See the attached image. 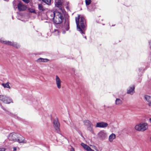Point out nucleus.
Segmentation results:
<instances>
[{
	"mask_svg": "<svg viewBox=\"0 0 151 151\" xmlns=\"http://www.w3.org/2000/svg\"><path fill=\"white\" fill-rule=\"evenodd\" d=\"M55 6L59 8L58 11H50L47 13L48 18L53 19L54 22L56 24L61 23L64 20L65 14L64 10L62 9V6L63 0H55Z\"/></svg>",
	"mask_w": 151,
	"mask_h": 151,
	"instance_id": "1",
	"label": "nucleus"
},
{
	"mask_svg": "<svg viewBox=\"0 0 151 151\" xmlns=\"http://www.w3.org/2000/svg\"><path fill=\"white\" fill-rule=\"evenodd\" d=\"M8 139L10 141L17 142L19 143H25L27 142L24 137L20 134L16 133H10L8 136Z\"/></svg>",
	"mask_w": 151,
	"mask_h": 151,
	"instance_id": "2",
	"label": "nucleus"
},
{
	"mask_svg": "<svg viewBox=\"0 0 151 151\" xmlns=\"http://www.w3.org/2000/svg\"><path fill=\"white\" fill-rule=\"evenodd\" d=\"M77 30L82 34H84L85 27V20L84 17L80 15H78V18H76Z\"/></svg>",
	"mask_w": 151,
	"mask_h": 151,
	"instance_id": "3",
	"label": "nucleus"
},
{
	"mask_svg": "<svg viewBox=\"0 0 151 151\" xmlns=\"http://www.w3.org/2000/svg\"><path fill=\"white\" fill-rule=\"evenodd\" d=\"M148 128V124L146 123H141L137 124L135 127V130L143 132Z\"/></svg>",
	"mask_w": 151,
	"mask_h": 151,
	"instance_id": "4",
	"label": "nucleus"
},
{
	"mask_svg": "<svg viewBox=\"0 0 151 151\" xmlns=\"http://www.w3.org/2000/svg\"><path fill=\"white\" fill-rule=\"evenodd\" d=\"M0 100L4 103L7 104L13 102L10 97L4 95H0Z\"/></svg>",
	"mask_w": 151,
	"mask_h": 151,
	"instance_id": "5",
	"label": "nucleus"
},
{
	"mask_svg": "<svg viewBox=\"0 0 151 151\" xmlns=\"http://www.w3.org/2000/svg\"><path fill=\"white\" fill-rule=\"evenodd\" d=\"M98 135L99 139L102 141L105 140L107 137V133L104 130L100 131L98 133Z\"/></svg>",
	"mask_w": 151,
	"mask_h": 151,
	"instance_id": "6",
	"label": "nucleus"
},
{
	"mask_svg": "<svg viewBox=\"0 0 151 151\" xmlns=\"http://www.w3.org/2000/svg\"><path fill=\"white\" fill-rule=\"evenodd\" d=\"M84 122L86 126H87L88 130L91 132H93L92 129L93 125L91 122L88 120H85Z\"/></svg>",
	"mask_w": 151,
	"mask_h": 151,
	"instance_id": "7",
	"label": "nucleus"
},
{
	"mask_svg": "<svg viewBox=\"0 0 151 151\" xmlns=\"http://www.w3.org/2000/svg\"><path fill=\"white\" fill-rule=\"evenodd\" d=\"M53 123V127L57 131H59V130L60 125L58 119L57 118L54 119Z\"/></svg>",
	"mask_w": 151,
	"mask_h": 151,
	"instance_id": "8",
	"label": "nucleus"
},
{
	"mask_svg": "<svg viewBox=\"0 0 151 151\" xmlns=\"http://www.w3.org/2000/svg\"><path fill=\"white\" fill-rule=\"evenodd\" d=\"M55 81L56 84L57 88L59 89L61 88L62 81H61L59 77L57 75H56L55 76Z\"/></svg>",
	"mask_w": 151,
	"mask_h": 151,
	"instance_id": "9",
	"label": "nucleus"
},
{
	"mask_svg": "<svg viewBox=\"0 0 151 151\" xmlns=\"http://www.w3.org/2000/svg\"><path fill=\"white\" fill-rule=\"evenodd\" d=\"M5 44L13 46L16 48H18L19 47V45L16 42L10 41H6Z\"/></svg>",
	"mask_w": 151,
	"mask_h": 151,
	"instance_id": "10",
	"label": "nucleus"
},
{
	"mask_svg": "<svg viewBox=\"0 0 151 151\" xmlns=\"http://www.w3.org/2000/svg\"><path fill=\"white\" fill-rule=\"evenodd\" d=\"M108 125V124L106 123L101 122L97 123L96 127L100 128H104L106 127Z\"/></svg>",
	"mask_w": 151,
	"mask_h": 151,
	"instance_id": "11",
	"label": "nucleus"
},
{
	"mask_svg": "<svg viewBox=\"0 0 151 151\" xmlns=\"http://www.w3.org/2000/svg\"><path fill=\"white\" fill-rule=\"evenodd\" d=\"M134 86L132 85L129 87L127 90V93L130 94L131 95H133L134 93Z\"/></svg>",
	"mask_w": 151,
	"mask_h": 151,
	"instance_id": "12",
	"label": "nucleus"
},
{
	"mask_svg": "<svg viewBox=\"0 0 151 151\" xmlns=\"http://www.w3.org/2000/svg\"><path fill=\"white\" fill-rule=\"evenodd\" d=\"M18 8L19 11H23L26 10L27 7L22 3H19L18 4Z\"/></svg>",
	"mask_w": 151,
	"mask_h": 151,
	"instance_id": "13",
	"label": "nucleus"
},
{
	"mask_svg": "<svg viewBox=\"0 0 151 151\" xmlns=\"http://www.w3.org/2000/svg\"><path fill=\"white\" fill-rule=\"evenodd\" d=\"M116 139V135L113 133L111 134L109 137L108 140L110 143L113 142L114 140Z\"/></svg>",
	"mask_w": 151,
	"mask_h": 151,
	"instance_id": "14",
	"label": "nucleus"
},
{
	"mask_svg": "<svg viewBox=\"0 0 151 151\" xmlns=\"http://www.w3.org/2000/svg\"><path fill=\"white\" fill-rule=\"evenodd\" d=\"M144 98L148 102V105L149 106L151 107V96L146 95L145 96Z\"/></svg>",
	"mask_w": 151,
	"mask_h": 151,
	"instance_id": "15",
	"label": "nucleus"
},
{
	"mask_svg": "<svg viewBox=\"0 0 151 151\" xmlns=\"http://www.w3.org/2000/svg\"><path fill=\"white\" fill-rule=\"evenodd\" d=\"M123 103L122 100L119 98H116L115 101V104L117 106H120Z\"/></svg>",
	"mask_w": 151,
	"mask_h": 151,
	"instance_id": "16",
	"label": "nucleus"
},
{
	"mask_svg": "<svg viewBox=\"0 0 151 151\" xmlns=\"http://www.w3.org/2000/svg\"><path fill=\"white\" fill-rule=\"evenodd\" d=\"M38 62H47L48 61V60L46 58H40L37 60Z\"/></svg>",
	"mask_w": 151,
	"mask_h": 151,
	"instance_id": "17",
	"label": "nucleus"
},
{
	"mask_svg": "<svg viewBox=\"0 0 151 151\" xmlns=\"http://www.w3.org/2000/svg\"><path fill=\"white\" fill-rule=\"evenodd\" d=\"M2 85L5 88H8L9 89L11 88V87L9 85V82H7L6 83H3L2 84Z\"/></svg>",
	"mask_w": 151,
	"mask_h": 151,
	"instance_id": "18",
	"label": "nucleus"
},
{
	"mask_svg": "<svg viewBox=\"0 0 151 151\" xmlns=\"http://www.w3.org/2000/svg\"><path fill=\"white\" fill-rule=\"evenodd\" d=\"M38 6L39 9L40 11H44L45 9L42 4H38Z\"/></svg>",
	"mask_w": 151,
	"mask_h": 151,
	"instance_id": "19",
	"label": "nucleus"
},
{
	"mask_svg": "<svg viewBox=\"0 0 151 151\" xmlns=\"http://www.w3.org/2000/svg\"><path fill=\"white\" fill-rule=\"evenodd\" d=\"M42 1L45 3L47 4H49L51 1V0H42Z\"/></svg>",
	"mask_w": 151,
	"mask_h": 151,
	"instance_id": "20",
	"label": "nucleus"
},
{
	"mask_svg": "<svg viewBox=\"0 0 151 151\" xmlns=\"http://www.w3.org/2000/svg\"><path fill=\"white\" fill-rule=\"evenodd\" d=\"M85 2L86 5H89L91 3V0H85Z\"/></svg>",
	"mask_w": 151,
	"mask_h": 151,
	"instance_id": "21",
	"label": "nucleus"
},
{
	"mask_svg": "<svg viewBox=\"0 0 151 151\" xmlns=\"http://www.w3.org/2000/svg\"><path fill=\"white\" fill-rule=\"evenodd\" d=\"M6 41V40H5L4 39L1 38L0 40L1 42L4 44H5Z\"/></svg>",
	"mask_w": 151,
	"mask_h": 151,
	"instance_id": "22",
	"label": "nucleus"
},
{
	"mask_svg": "<svg viewBox=\"0 0 151 151\" xmlns=\"http://www.w3.org/2000/svg\"><path fill=\"white\" fill-rule=\"evenodd\" d=\"M69 29V25L68 22H67V26L65 28V30L66 31H68Z\"/></svg>",
	"mask_w": 151,
	"mask_h": 151,
	"instance_id": "23",
	"label": "nucleus"
},
{
	"mask_svg": "<svg viewBox=\"0 0 151 151\" xmlns=\"http://www.w3.org/2000/svg\"><path fill=\"white\" fill-rule=\"evenodd\" d=\"M92 147H93V149H95L96 151H97V150H98L97 148L94 145H91Z\"/></svg>",
	"mask_w": 151,
	"mask_h": 151,
	"instance_id": "24",
	"label": "nucleus"
},
{
	"mask_svg": "<svg viewBox=\"0 0 151 151\" xmlns=\"http://www.w3.org/2000/svg\"><path fill=\"white\" fill-rule=\"evenodd\" d=\"M23 1H24V2L26 3H28L29 2V0H22Z\"/></svg>",
	"mask_w": 151,
	"mask_h": 151,
	"instance_id": "25",
	"label": "nucleus"
},
{
	"mask_svg": "<svg viewBox=\"0 0 151 151\" xmlns=\"http://www.w3.org/2000/svg\"><path fill=\"white\" fill-rule=\"evenodd\" d=\"M6 149L4 148H2L0 149V151H4Z\"/></svg>",
	"mask_w": 151,
	"mask_h": 151,
	"instance_id": "26",
	"label": "nucleus"
},
{
	"mask_svg": "<svg viewBox=\"0 0 151 151\" xmlns=\"http://www.w3.org/2000/svg\"><path fill=\"white\" fill-rule=\"evenodd\" d=\"M30 12H31L34 13V12H35V10H34V9H32L31 10H30Z\"/></svg>",
	"mask_w": 151,
	"mask_h": 151,
	"instance_id": "27",
	"label": "nucleus"
},
{
	"mask_svg": "<svg viewBox=\"0 0 151 151\" xmlns=\"http://www.w3.org/2000/svg\"><path fill=\"white\" fill-rule=\"evenodd\" d=\"M70 151H75L73 147H72Z\"/></svg>",
	"mask_w": 151,
	"mask_h": 151,
	"instance_id": "28",
	"label": "nucleus"
},
{
	"mask_svg": "<svg viewBox=\"0 0 151 151\" xmlns=\"http://www.w3.org/2000/svg\"><path fill=\"white\" fill-rule=\"evenodd\" d=\"M13 149L14 151H16V147H14L13 148Z\"/></svg>",
	"mask_w": 151,
	"mask_h": 151,
	"instance_id": "29",
	"label": "nucleus"
},
{
	"mask_svg": "<svg viewBox=\"0 0 151 151\" xmlns=\"http://www.w3.org/2000/svg\"><path fill=\"white\" fill-rule=\"evenodd\" d=\"M62 33H63V34H64L65 33V31H64V30H63V31H62Z\"/></svg>",
	"mask_w": 151,
	"mask_h": 151,
	"instance_id": "30",
	"label": "nucleus"
},
{
	"mask_svg": "<svg viewBox=\"0 0 151 151\" xmlns=\"http://www.w3.org/2000/svg\"><path fill=\"white\" fill-rule=\"evenodd\" d=\"M149 44L151 48V41L150 42Z\"/></svg>",
	"mask_w": 151,
	"mask_h": 151,
	"instance_id": "31",
	"label": "nucleus"
},
{
	"mask_svg": "<svg viewBox=\"0 0 151 151\" xmlns=\"http://www.w3.org/2000/svg\"><path fill=\"white\" fill-rule=\"evenodd\" d=\"M56 32H57V33H58V31L57 30V31H56Z\"/></svg>",
	"mask_w": 151,
	"mask_h": 151,
	"instance_id": "32",
	"label": "nucleus"
},
{
	"mask_svg": "<svg viewBox=\"0 0 151 151\" xmlns=\"http://www.w3.org/2000/svg\"><path fill=\"white\" fill-rule=\"evenodd\" d=\"M150 122H151V118L150 119Z\"/></svg>",
	"mask_w": 151,
	"mask_h": 151,
	"instance_id": "33",
	"label": "nucleus"
},
{
	"mask_svg": "<svg viewBox=\"0 0 151 151\" xmlns=\"http://www.w3.org/2000/svg\"><path fill=\"white\" fill-rule=\"evenodd\" d=\"M84 37H85V38H86V36H85Z\"/></svg>",
	"mask_w": 151,
	"mask_h": 151,
	"instance_id": "34",
	"label": "nucleus"
}]
</instances>
